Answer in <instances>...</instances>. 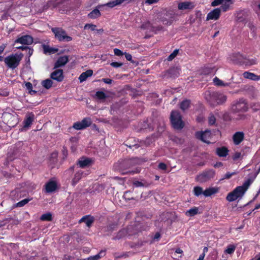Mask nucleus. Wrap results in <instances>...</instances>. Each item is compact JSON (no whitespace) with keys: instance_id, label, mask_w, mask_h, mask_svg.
Returning a JSON list of instances; mask_svg holds the SVG:
<instances>
[{"instance_id":"1","label":"nucleus","mask_w":260,"mask_h":260,"mask_svg":"<svg viewBox=\"0 0 260 260\" xmlns=\"http://www.w3.org/2000/svg\"><path fill=\"white\" fill-rule=\"evenodd\" d=\"M204 98L211 106L215 107L224 103L227 97L223 93L211 90H207L204 92Z\"/></svg>"},{"instance_id":"2","label":"nucleus","mask_w":260,"mask_h":260,"mask_svg":"<svg viewBox=\"0 0 260 260\" xmlns=\"http://www.w3.org/2000/svg\"><path fill=\"white\" fill-rule=\"evenodd\" d=\"M134 165L132 159H125L118 161L114 165V170L118 171L121 174H131L134 175L140 173V169L138 168L135 170H130L131 168Z\"/></svg>"},{"instance_id":"3","label":"nucleus","mask_w":260,"mask_h":260,"mask_svg":"<svg viewBox=\"0 0 260 260\" xmlns=\"http://www.w3.org/2000/svg\"><path fill=\"white\" fill-rule=\"evenodd\" d=\"M175 19V14L171 11L163 10L153 14L152 21L153 23L162 22L163 24L170 25Z\"/></svg>"},{"instance_id":"4","label":"nucleus","mask_w":260,"mask_h":260,"mask_svg":"<svg viewBox=\"0 0 260 260\" xmlns=\"http://www.w3.org/2000/svg\"><path fill=\"white\" fill-rule=\"evenodd\" d=\"M22 57V54H21L20 55L12 54L6 57L4 60L8 68L14 70L19 65Z\"/></svg>"},{"instance_id":"5","label":"nucleus","mask_w":260,"mask_h":260,"mask_svg":"<svg viewBox=\"0 0 260 260\" xmlns=\"http://www.w3.org/2000/svg\"><path fill=\"white\" fill-rule=\"evenodd\" d=\"M170 121L175 129L180 130L184 126V123L182 119V116L177 111H172L171 112Z\"/></svg>"},{"instance_id":"6","label":"nucleus","mask_w":260,"mask_h":260,"mask_svg":"<svg viewBox=\"0 0 260 260\" xmlns=\"http://www.w3.org/2000/svg\"><path fill=\"white\" fill-rule=\"evenodd\" d=\"M51 30L54 34L55 38L59 41L70 42L72 40V38L68 36L66 31L61 28L52 27Z\"/></svg>"},{"instance_id":"7","label":"nucleus","mask_w":260,"mask_h":260,"mask_svg":"<svg viewBox=\"0 0 260 260\" xmlns=\"http://www.w3.org/2000/svg\"><path fill=\"white\" fill-rule=\"evenodd\" d=\"M156 24L153 23L152 20L151 22L148 21L142 24L141 28L156 34L158 31L163 29V27L161 25H156Z\"/></svg>"},{"instance_id":"8","label":"nucleus","mask_w":260,"mask_h":260,"mask_svg":"<svg viewBox=\"0 0 260 260\" xmlns=\"http://www.w3.org/2000/svg\"><path fill=\"white\" fill-rule=\"evenodd\" d=\"M215 175V173L213 170H208L198 175L196 179L200 183H204L213 178Z\"/></svg>"},{"instance_id":"9","label":"nucleus","mask_w":260,"mask_h":260,"mask_svg":"<svg viewBox=\"0 0 260 260\" xmlns=\"http://www.w3.org/2000/svg\"><path fill=\"white\" fill-rule=\"evenodd\" d=\"M180 69L178 67H172L162 73V77L167 78H176L180 75Z\"/></svg>"},{"instance_id":"10","label":"nucleus","mask_w":260,"mask_h":260,"mask_svg":"<svg viewBox=\"0 0 260 260\" xmlns=\"http://www.w3.org/2000/svg\"><path fill=\"white\" fill-rule=\"evenodd\" d=\"M195 136L198 139L200 140L207 144L210 143L209 139L211 138V133L209 130H206L204 132L198 131L196 132Z\"/></svg>"},{"instance_id":"11","label":"nucleus","mask_w":260,"mask_h":260,"mask_svg":"<svg viewBox=\"0 0 260 260\" xmlns=\"http://www.w3.org/2000/svg\"><path fill=\"white\" fill-rule=\"evenodd\" d=\"M248 105L243 99L240 100L232 106V110L235 112H245L248 110Z\"/></svg>"},{"instance_id":"12","label":"nucleus","mask_w":260,"mask_h":260,"mask_svg":"<svg viewBox=\"0 0 260 260\" xmlns=\"http://www.w3.org/2000/svg\"><path fill=\"white\" fill-rule=\"evenodd\" d=\"M91 124V120L90 118H84L81 121L75 122L72 126L77 130H81L89 127Z\"/></svg>"},{"instance_id":"13","label":"nucleus","mask_w":260,"mask_h":260,"mask_svg":"<svg viewBox=\"0 0 260 260\" xmlns=\"http://www.w3.org/2000/svg\"><path fill=\"white\" fill-rule=\"evenodd\" d=\"M239 189L240 188L237 187L232 191L229 193L226 197V200L229 202H233L238 198L242 197L243 194Z\"/></svg>"},{"instance_id":"14","label":"nucleus","mask_w":260,"mask_h":260,"mask_svg":"<svg viewBox=\"0 0 260 260\" xmlns=\"http://www.w3.org/2000/svg\"><path fill=\"white\" fill-rule=\"evenodd\" d=\"M221 15V9L215 8L210 11L207 15L206 20H218Z\"/></svg>"},{"instance_id":"15","label":"nucleus","mask_w":260,"mask_h":260,"mask_svg":"<svg viewBox=\"0 0 260 260\" xmlns=\"http://www.w3.org/2000/svg\"><path fill=\"white\" fill-rule=\"evenodd\" d=\"M50 78L58 82H61L64 78L63 70L61 69H57L51 73Z\"/></svg>"},{"instance_id":"16","label":"nucleus","mask_w":260,"mask_h":260,"mask_svg":"<svg viewBox=\"0 0 260 260\" xmlns=\"http://www.w3.org/2000/svg\"><path fill=\"white\" fill-rule=\"evenodd\" d=\"M15 42L24 45H30L33 43V38L30 36L25 35L18 38Z\"/></svg>"},{"instance_id":"17","label":"nucleus","mask_w":260,"mask_h":260,"mask_svg":"<svg viewBox=\"0 0 260 260\" xmlns=\"http://www.w3.org/2000/svg\"><path fill=\"white\" fill-rule=\"evenodd\" d=\"M69 56L67 55L59 56L54 63V69L64 66L69 61Z\"/></svg>"},{"instance_id":"18","label":"nucleus","mask_w":260,"mask_h":260,"mask_svg":"<svg viewBox=\"0 0 260 260\" xmlns=\"http://www.w3.org/2000/svg\"><path fill=\"white\" fill-rule=\"evenodd\" d=\"M35 119V115L32 112L28 113L23 122V127L25 128L29 127L30 126L31 124Z\"/></svg>"},{"instance_id":"19","label":"nucleus","mask_w":260,"mask_h":260,"mask_svg":"<svg viewBox=\"0 0 260 260\" xmlns=\"http://www.w3.org/2000/svg\"><path fill=\"white\" fill-rule=\"evenodd\" d=\"M244 134L242 132H236L233 136V142L235 145L240 144L244 140Z\"/></svg>"},{"instance_id":"20","label":"nucleus","mask_w":260,"mask_h":260,"mask_svg":"<svg viewBox=\"0 0 260 260\" xmlns=\"http://www.w3.org/2000/svg\"><path fill=\"white\" fill-rule=\"evenodd\" d=\"M45 187L46 193H51L57 189V183L54 181L50 180L45 184Z\"/></svg>"},{"instance_id":"21","label":"nucleus","mask_w":260,"mask_h":260,"mask_svg":"<svg viewBox=\"0 0 260 260\" xmlns=\"http://www.w3.org/2000/svg\"><path fill=\"white\" fill-rule=\"evenodd\" d=\"M93 162V160L90 158L82 157L79 159L77 164L81 168H84L86 167L90 166Z\"/></svg>"},{"instance_id":"22","label":"nucleus","mask_w":260,"mask_h":260,"mask_svg":"<svg viewBox=\"0 0 260 260\" xmlns=\"http://www.w3.org/2000/svg\"><path fill=\"white\" fill-rule=\"evenodd\" d=\"M94 221L93 216L90 215H85L83 216L79 221V223L85 222L87 226L90 228Z\"/></svg>"},{"instance_id":"23","label":"nucleus","mask_w":260,"mask_h":260,"mask_svg":"<svg viewBox=\"0 0 260 260\" xmlns=\"http://www.w3.org/2000/svg\"><path fill=\"white\" fill-rule=\"evenodd\" d=\"M193 8V5L191 2H184L179 3L178 5L179 10H190Z\"/></svg>"},{"instance_id":"24","label":"nucleus","mask_w":260,"mask_h":260,"mask_svg":"<svg viewBox=\"0 0 260 260\" xmlns=\"http://www.w3.org/2000/svg\"><path fill=\"white\" fill-rule=\"evenodd\" d=\"M93 75V71L92 70H88L83 72L79 76V80L80 82L85 81L88 77H91Z\"/></svg>"},{"instance_id":"25","label":"nucleus","mask_w":260,"mask_h":260,"mask_svg":"<svg viewBox=\"0 0 260 260\" xmlns=\"http://www.w3.org/2000/svg\"><path fill=\"white\" fill-rule=\"evenodd\" d=\"M83 175V171L80 170L77 171L72 179V184L73 186H75L82 178Z\"/></svg>"},{"instance_id":"26","label":"nucleus","mask_w":260,"mask_h":260,"mask_svg":"<svg viewBox=\"0 0 260 260\" xmlns=\"http://www.w3.org/2000/svg\"><path fill=\"white\" fill-rule=\"evenodd\" d=\"M247 17L246 12L245 10H240L237 12L236 18L239 22L244 21Z\"/></svg>"},{"instance_id":"27","label":"nucleus","mask_w":260,"mask_h":260,"mask_svg":"<svg viewBox=\"0 0 260 260\" xmlns=\"http://www.w3.org/2000/svg\"><path fill=\"white\" fill-rule=\"evenodd\" d=\"M218 187H211L204 190V196L206 197H210L218 192Z\"/></svg>"},{"instance_id":"28","label":"nucleus","mask_w":260,"mask_h":260,"mask_svg":"<svg viewBox=\"0 0 260 260\" xmlns=\"http://www.w3.org/2000/svg\"><path fill=\"white\" fill-rule=\"evenodd\" d=\"M42 47L43 49V52L44 54H54L56 53L58 51V49L57 48L50 47L49 46L45 44H43L42 45Z\"/></svg>"},{"instance_id":"29","label":"nucleus","mask_w":260,"mask_h":260,"mask_svg":"<svg viewBox=\"0 0 260 260\" xmlns=\"http://www.w3.org/2000/svg\"><path fill=\"white\" fill-rule=\"evenodd\" d=\"M229 152L228 149L225 147H218L216 149V154L219 157H225Z\"/></svg>"},{"instance_id":"30","label":"nucleus","mask_w":260,"mask_h":260,"mask_svg":"<svg viewBox=\"0 0 260 260\" xmlns=\"http://www.w3.org/2000/svg\"><path fill=\"white\" fill-rule=\"evenodd\" d=\"M244 78L246 79H251L254 81H257L259 80V77L254 74V73H250L249 72H245L243 74Z\"/></svg>"},{"instance_id":"31","label":"nucleus","mask_w":260,"mask_h":260,"mask_svg":"<svg viewBox=\"0 0 260 260\" xmlns=\"http://www.w3.org/2000/svg\"><path fill=\"white\" fill-rule=\"evenodd\" d=\"M136 142L135 139L133 138H129L126 141L125 145L130 148H135V149H137L140 147V145L136 142L134 144H133L132 142Z\"/></svg>"},{"instance_id":"32","label":"nucleus","mask_w":260,"mask_h":260,"mask_svg":"<svg viewBox=\"0 0 260 260\" xmlns=\"http://www.w3.org/2000/svg\"><path fill=\"white\" fill-rule=\"evenodd\" d=\"M59 2L54 1L53 0L49 1L44 6V10H47L49 8H56Z\"/></svg>"},{"instance_id":"33","label":"nucleus","mask_w":260,"mask_h":260,"mask_svg":"<svg viewBox=\"0 0 260 260\" xmlns=\"http://www.w3.org/2000/svg\"><path fill=\"white\" fill-rule=\"evenodd\" d=\"M106 254V251L102 250L100 252L97 254L90 256L87 258V260H99L102 257L104 256Z\"/></svg>"},{"instance_id":"34","label":"nucleus","mask_w":260,"mask_h":260,"mask_svg":"<svg viewBox=\"0 0 260 260\" xmlns=\"http://www.w3.org/2000/svg\"><path fill=\"white\" fill-rule=\"evenodd\" d=\"M193 192L196 197H199L202 194L204 196V190H203L202 187L199 186H196L193 187Z\"/></svg>"},{"instance_id":"35","label":"nucleus","mask_w":260,"mask_h":260,"mask_svg":"<svg viewBox=\"0 0 260 260\" xmlns=\"http://www.w3.org/2000/svg\"><path fill=\"white\" fill-rule=\"evenodd\" d=\"M251 183L250 179H248V180L246 181L243 184L242 186H237V187L240 188V191L242 193V194L244 195L245 191L248 189L249 186L250 185Z\"/></svg>"},{"instance_id":"36","label":"nucleus","mask_w":260,"mask_h":260,"mask_svg":"<svg viewBox=\"0 0 260 260\" xmlns=\"http://www.w3.org/2000/svg\"><path fill=\"white\" fill-rule=\"evenodd\" d=\"M40 219L42 221H51L52 220V214L50 212L43 214L41 216Z\"/></svg>"},{"instance_id":"37","label":"nucleus","mask_w":260,"mask_h":260,"mask_svg":"<svg viewBox=\"0 0 260 260\" xmlns=\"http://www.w3.org/2000/svg\"><path fill=\"white\" fill-rule=\"evenodd\" d=\"M190 104V101L188 100H183L180 105V108L183 110L185 111V110L187 109Z\"/></svg>"},{"instance_id":"38","label":"nucleus","mask_w":260,"mask_h":260,"mask_svg":"<svg viewBox=\"0 0 260 260\" xmlns=\"http://www.w3.org/2000/svg\"><path fill=\"white\" fill-rule=\"evenodd\" d=\"M100 16H101V13H100V11L97 9H94L91 12H90L88 15V16L90 18H92V19H94V18H98Z\"/></svg>"},{"instance_id":"39","label":"nucleus","mask_w":260,"mask_h":260,"mask_svg":"<svg viewBox=\"0 0 260 260\" xmlns=\"http://www.w3.org/2000/svg\"><path fill=\"white\" fill-rule=\"evenodd\" d=\"M199 209L198 207H194L192 208L187 210L185 213L186 216H193L198 213Z\"/></svg>"},{"instance_id":"40","label":"nucleus","mask_w":260,"mask_h":260,"mask_svg":"<svg viewBox=\"0 0 260 260\" xmlns=\"http://www.w3.org/2000/svg\"><path fill=\"white\" fill-rule=\"evenodd\" d=\"M53 84V82L51 79H47L42 82V86L47 89L50 88Z\"/></svg>"},{"instance_id":"41","label":"nucleus","mask_w":260,"mask_h":260,"mask_svg":"<svg viewBox=\"0 0 260 260\" xmlns=\"http://www.w3.org/2000/svg\"><path fill=\"white\" fill-rule=\"evenodd\" d=\"M236 248V246L235 245L229 244L227 246L224 252L225 253L232 254L234 252Z\"/></svg>"},{"instance_id":"42","label":"nucleus","mask_w":260,"mask_h":260,"mask_svg":"<svg viewBox=\"0 0 260 260\" xmlns=\"http://www.w3.org/2000/svg\"><path fill=\"white\" fill-rule=\"evenodd\" d=\"M214 83L215 85L218 86H228L229 85V84L228 83H224L223 82L219 79L218 78L216 77L213 79Z\"/></svg>"},{"instance_id":"43","label":"nucleus","mask_w":260,"mask_h":260,"mask_svg":"<svg viewBox=\"0 0 260 260\" xmlns=\"http://www.w3.org/2000/svg\"><path fill=\"white\" fill-rule=\"evenodd\" d=\"M126 235V231L122 229L118 232L116 236L113 238L114 240H119Z\"/></svg>"},{"instance_id":"44","label":"nucleus","mask_w":260,"mask_h":260,"mask_svg":"<svg viewBox=\"0 0 260 260\" xmlns=\"http://www.w3.org/2000/svg\"><path fill=\"white\" fill-rule=\"evenodd\" d=\"M230 2H224L221 7L219 8L221 9V11H222L223 12H226L228 10H229L230 8V5L233 4L232 2L229 3Z\"/></svg>"},{"instance_id":"45","label":"nucleus","mask_w":260,"mask_h":260,"mask_svg":"<svg viewBox=\"0 0 260 260\" xmlns=\"http://www.w3.org/2000/svg\"><path fill=\"white\" fill-rule=\"evenodd\" d=\"M95 96L99 100H104L106 98V94L102 91H96L95 93Z\"/></svg>"},{"instance_id":"46","label":"nucleus","mask_w":260,"mask_h":260,"mask_svg":"<svg viewBox=\"0 0 260 260\" xmlns=\"http://www.w3.org/2000/svg\"><path fill=\"white\" fill-rule=\"evenodd\" d=\"M30 200L29 199H25L24 200H22V201H21L18 202L17 203H16V205H15V207H23L25 205L27 204Z\"/></svg>"},{"instance_id":"47","label":"nucleus","mask_w":260,"mask_h":260,"mask_svg":"<svg viewBox=\"0 0 260 260\" xmlns=\"http://www.w3.org/2000/svg\"><path fill=\"white\" fill-rule=\"evenodd\" d=\"M231 0H214L211 3V6L215 7L220 4H222L224 2H231Z\"/></svg>"},{"instance_id":"48","label":"nucleus","mask_w":260,"mask_h":260,"mask_svg":"<svg viewBox=\"0 0 260 260\" xmlns=\"http://www.w3.org/2000/svg\"><path fill=\"white\" fill-rule=\"evenodd\" d=\"M208 122L210 125H213L215 124L216 118L215 116L211 113L208 117Z\"/></svg>"},{"instance_id":"49","label":"nucleus","mask_w":260,"mask_h":260,"mask_svg":"<svg viewBox=\"0 0 260 260\" xmlns=\"http://www.w3.org/2000/svg\"><path fill=\"white\" fill-rule=\"evenodd\" d=\"M178 50L175 49L173 51V52L168 57V60L171 61L178 54Z\"/></svg>"},{"instance_id":"50","label":"nucleus","mask_w":260,"mask_h":260,"mask_svg":"<svg viewBox=\"0 0 260 260\" xmlns=\"http://www.w3.org/2000/svg\"><path fill=\"white\" fill-rule=\"evenodd\" d=\"M123 198L125 200H131L133 199V197L132 196V192L129 191H126L124 193Z\"/></svg>"},{"instance_id":"51","label":"nucleus","mask_w":260,"mask_h":260,"mask_svg":"<svg viewBox=\"0 0 260 260\" xmlns=\"http://www.w3.org/2000/svg\"><path fill=\"white\" fill-rule=\"evenodd\" d=\"M237 174L236 172H233L232 173H230V172H228L226 173V174L224 175V177L220 179V180H222L224 179H229L231 178V177L233 175H235Z\"/></svg>"},{"instance_id":"52","label":"nucleus","mask_w":260,"mask_h":260,"mask_svg":"<svg viewBox=\"0 0 260 260\" xmlns=\"http://www.w3.org/2000/svg\"><path fill=\"white\" fill-rule=\"evenodd\" d=\"M58 156V152L57 151H54L51 154L50 159V160H52L53 162H56L57 161V157Z\"/></svg>"},{"instance_id":"53","label":"nucleus","mask_w":260,"mask_h":260,"mask_svg":"<svg viewBox=\"0 0 260 260\" xmlns=\"http://www.w3.org/2000/svg\"><path fill=\"white\" fill-rule=\"evenodd\" d=\"M96 26L94 24H86L84 26V29H90L92 31H94V30H96L95 29Z\"/></svg>"},{"instance_id":"54","label":"nucleus","mask_w":260,"mask_h":260,"mask_svg":"<svg viewBox=\"0 0 260 260\" xmlns=\"http://www.w3.org/2000/svg\"><path fill=\"white\" fill-rule=\"evenodd\" d=\"M61 152H62V155L63 156V159H66L67 157V156H68V150H67V147H65V146H63L62 147Z\"/></svg>"},{"instance_id":"55","label":"nucleus","mask_w":260,"mask_h":260,"mask_svg":"<svg viewBox=\"0 0 260 260\" xmlns=\"http://www.w3.org/2000/svg\"><path fill=\"white\" fill-rule=\"evenodd\" d=\"M122 64H123L122 63L118 62H116V61L112 62L110 63V65L112 67L116 68L121 67L122 66Z\"/></svg>"},{"instance_id":"56","label":"nucleus","mask_w":260,"mask_h":260,"mask_svg":"<svg viewBox=\"0 0 260 260\" xmlns=\"http://www.w3.org/2000/svg\"><path fill=\"white\" fill-rule=\"evenodd\" d=\"M158 168L161 170L165 171L167 170V167L166 164H165V163L160 162L158 164Z\"/></svg>"},{"instance_id":"57","label":"nucleus","mask_w":260,"mask_h":260,"mask_svg":"<svg viewBox=\"0 0 260 260\" xmlns=\"http://www.w3.org/2000/svg\"><path fill=\"white\" fill-rule=\"evenodd\" d=\"M133 185L136 187H142L144 186V184L142 182L139 181H134Z\"/></svg>"},{"instance_id":"58","label":"nucleus","mask_w":260,"mask_h":260,"mask_svg":"<svg viewBox=\"0 0 260 260\" xmlns=\"http://www.w3.org/2000/svg\"><path fill=\"white\" fill-rule=\"evenodd\" d=\"M114 53L117 56H121L123 55V52L119 49L115 48L114 49Z\"/></svg>"},{"instance_id":"59","label":"nucleus","mask_w":260,"mask_h":260,"mask_svg":"<svg viewBox=\"0 0 260 260\" xmlns=\"http://www.w3.org/2000/svg\"><path fill=\"white\" fill-rule=\"evenodd\" d=\"M25 87H26L27 89L29 90L30 92L31 91H32V84L30 82H26L25 83Z\"/></svg>"},{"instance_id":"60","label":"nucleus","mask_w":260,"mask_h":260,"mask_svg":"<svg viewBox=\"0 0 260 260\" xmlns=\"http://www.w3.org/2000/svg\"><path fill=\"white\" fill-rule=\"evenodd\" d=\"M241 155V154L240 152H236L235 153V154L233 156V159L234 160H237L238 159H239Z\"/></svg>"},{"instance_id":"61","label":"nucleus","mask_w":260,"mask_h":260,"mask_svg":"<svg viewBox=\"0 0 260 260\" xmlns=\"http://www.w3.org/2000/svg\"><path fill=\"white\" fill-rule=\"evenodd\" d=\"M7 44H3L0 46V54H2L7 47Z\"/></svg>"},{"instance_id":"62","label":"nucleus","mask_w":260,"mask_h":260,"mask_svg":"<svg viewBox=\"0 0 260 260\" xmlns=\"http://www.w3.org/2000/svg\"><path fill=\"white\" fill-rule=\"evenodd\" d=\"M102 81L106 84H110L112 83V80L109 78H103Z\"/></svg>"},{"instance_id":"63","label":"nucleus","mask_w":260,"mask_h":260,"mask_svg":"<svg viewBox=\"0 0 260 260\" xmlns=\"http://www.w3.org/2000/svg\"><path fill=\"white\" fill-rule=\"evenodd\" d=\"M125 57L128 61H130L132 62V56L131 54L129 53H125Z\"/></svg>"},{"instance_id":"64","label":"nucleus","mask_w":260,"mask_h":260,"mask_svg":"<svg viewBox=\"0 0 260 260\" xmlns=\"http://www.w3.org/2000/svg\"><path fill=\"white\" fill-rule=\"evenodd\" d=\"M158 2V0H146L145 3L146 4H148L149 5H151L153 4L156 3Z\"/></svg>"}]
</instances>
